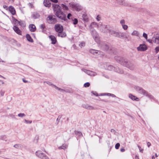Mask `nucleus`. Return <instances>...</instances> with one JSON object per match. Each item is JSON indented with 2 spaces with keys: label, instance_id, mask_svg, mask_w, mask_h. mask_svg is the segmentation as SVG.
Returning <instances> with one entry per match:
<instances>
[{
  "label": "nucleus",
  "instance_id": "0e129e2a",
  "mask_svg": "<svg viewBox=\"0 0 159 159\" xmlns=\"http://www.w3.org/2000/svg\"><path fill=\"white\" fill-rule=\"evenodd\" d=\"M147 146L148 147H149L151 146V143L150 142H148L147 143Z\"/></svg>",
  "mask_w": 159,
  "mask_h": 159
},
{
  "label": "nucleus",
  "instance_id": "a878e982",
  "mask_svg": "<svg viewBox=\"0 0 159 159\" xmlns=\"http://www.w3.org/2000/svg\"><path fill=\"white\" fill-rule=\"evenodd\" d=\"M26 38L27 39V40L30 42H33V40L32 39L31 36L29 34H27L26 35Z\"/></svg>",
  "mask_w": 159,
  "mask_h": 159
},
{
  "label": "nucleus",
  "instance_id": "9b49d317",
  "mask_svg": "<svg viewBox=\"0 0 159 159\" xmlns=\"http://www.w3.org/2000/svg\"><path fill=\"white\" fill-rule=\"evenodd\" d=\"M55 29L57 32H61L63 30V27L60 24H56L55 26Z\"/></svg>",
  "mask_w": 159,
  "mask_h": 159
},
{
  "label": "nucleus",
  "instance_id": "09e8293b",
  "mask_svg": "<svg viewBox=\"0 0 159 159\" xmlns=\"http://www.w3.org/2000/svg\"><path fill=\"white\" fill-rule=\"evenodd\" d=\"M101 19V17L99 15H98L96 17V19L98 21H99Z\"/></svg>",
  "mask_w": 159,
  "mask_h": 159
},
{
  "label": "nucleus",
  "instance_id": "39448f33",
  "mask_svg": "<svg viewBox=\"0 0 159 159\" xmlns=\"http://www.w3.org/2000/svg\"><path fill=\"white\" fill-rule=\"evenodd\" d=\"M136 89L137 91L139 93L141 94H143L144 95L150 98H152V96L149 94L148 92L143 89L142 88L138 87L136 88Z\"/></svg>",
  "mask_w": 159,
  "mask_h": 159
},
{
  "label": "nucleus",
  "instance_id": "9d476101",
  "mask_svg": "<svg viewBox=\"0 0 159 159\" xmlns=\"http://www.w3.org/2000/svg\"><path fill=\"white\" fill-rule=\"evenodd\" d=\"M47 20L49 23L54 24L57 22V20L55 18L53 17L52 16H49L48 17Z\"/></svg>",
  "mask_w": 159,
  "mask_h": 159
},
{
  "label": "nucleus",
  "instance_id": "b1692460",
  "mask_svg": "<svg viewBox=\"0 0 159 159\" xmlns=\"http://www.w3.org/2000/svg\"><path fill=\"white\" fill-rule=\"evenodd\" d=\"M13 29L18 34H20V31L19 29L16 26H14L13 27Z\"/></svg>",
  "mask_w": 159,
  "mask_h": 159
},
{
  "label": "nucleus",
  "instance_id": "3c124183",
  "mask_svg": "<svg viewBox=\"0 0 159 159\" xmlns=\"http://www.w3.org/2000/svg\"><path fill=\"white\" fill-rule=\"evenodd\" d=\"M92 93L94 95H95L96 96H98L97 93L96 92L92 91Z\"/></svg>",
  "mask_w": 159,
  "mask_h": 159
},
{
  "label": "nucleus",
  "instance_id": "5701e85b",
  "mask_svg": "<svg viewBox=\"0 0 159 159\" xmlns=\"http://www.w3.org/2000/svg\"><path fill=\"white\" fill-rule=\"evenodd\" d=\"M32 16L34 19L38 18L40 17L39 14L37 12H34L32 15Z\"/></svg>",
  "mask_w": 159,
  "mask_h": 159
},
{
  "label": "nucleus",
  "instance_id": "2f4dec72",
  "mask_svg": "<svg viewBox=\"0 0 159 159\" xmlns=\"http://www.w3.org/2000/svg\"><path fill=\"white\" fill-rule=\"evenodd\" d=\"M39 140V136H36L34 138V142L35 143H37L38 142Z\"/></svg>",
  "mask_w": 159,
  "mask_h": 159
},
{
  "label": "nucleus",
  "instance_id": "473e14b6",
  "mask_svg": "<svg viewBox=\"0 0 159 159\" xmlns=\"http://www.w3.org/2000/svg\"><path fill=\"white\" fill-rule=\"evenodd\" d=\"M19 24L21 26L24 27L25 26V22L23 21H19Z\"/></svg>",
  "mask_w": 159,
  "mask_h": 159
},
{
  "label": "nucleus",
  "instance_id": "58836bf2",
  "mask_svg": "<svg viewBox=\"0 0 159 159\" xmlns=\"http://www.w3.org/2000/svg\"><path fill=\"white\" fill-rule=\"evenodd\" d=\"M5 93V91L4 90H1L0 92V94L1 96H3Z\"/></svg>",
  "mask_w": 159,
  "mask_h": 159
},
{
  "label": "nucleus",
  "instance_id": "72a5a7b5",
  "mask_svg": "<svg viewBox=\"0 0 159 159\" xmlns=\"http://www.w3.org/2000/svg\"><path fill=\"white\" fill-rule=\"evenodd\" d=\"M13 20L15 24H19V21L17 19H16L15 18L13 17Z\"/></svg>",
  "mask_w": 159,
  "mask_h": 159
},
{
  "label": "nucleus",
  "instance_id": "6e6552de",
  "mask_svg": "<svg viewBox=\"0 0 159 159\" xmlns=\"http://www.w3.org/2000/svg\"><path fill=\"white\" fill-rule=\"evenodd\" d=\"M89 52L93 54L94 55H99L100 56L102 55H103V54L102 52L101 51H100L95 50L93 49H90L89 50Z\"/></svg>",
  "mask_w": 159,
  "mask_h": 159
},
{
  "label": "nucleus",
  "instance_id": "a211bd4d",
  "mask_svg": "<svg viewBox=\"0 0 159 159\" xmlns=\"http://www.w3.org/2000/svg\"><path fill=\"white\" fill-rule=\"evenodd\" d=\"M43 153H44L40 150L37 151L35 153V154L36 156L39 158L42 156Z\"/></svg>",
  "mask_w": 159,
  "mask_h": 159
},
{
  "label": "nucleus",
  "instance_id": "37998d69",
  "mask_svg": "<svg viewBox=\"0 0 159 159\" xmlns=\"http://www.w3.org/2000/svg\"><path fill=\"white\" fill-rule=\"evenodd\" d=\"M40 27L42 30H43L45 27L44 25L42 24L40 25Z\"/></svg>",
  "mask_w": 159,
  "mask_h": 159
},
{
  "label": "nucleus",
  "instance_id": "f704fd0d",
  "mask_svg": "<svg viewBox=\"0 0 159 159\" xmlns=\"http://www.w3.org/2000/svg\"><path fill=\"white\" fill-rule=\"evenodd\" d=\"M75 133L76 135H78V136H80L82 135V134L80 131H75Z\"/></svg>",
  "mask_w": 159,
  "mask_h": 159
},
{
  "label": "nucleus",
  "instance_id": "412c9836",
  "mask_svg": "<svg viewBox=\"0 0 159 159\" xmlns=\"http://www.w3.org/2000/svg\"><path fill=\"white\" fill-rule=\"evenodd\" d=\"M129 97L133 100H135L138 101L139 100V98L135 96L132 95V94H129Z\"/></svg>",
  "mask_w": 159,
  "mask_h": 159
},
{
  "label": "nucleus",
  "instance_id": "774afa93",
  "mask_svg": "<svg viewBox=\"0 0 159 159\" xmlns=\"http://www.w3.org/2000/svg\"><path fill=\"white\" fill-rule=\"evenodd\" d=\"M135 159H139V157L137 155L135 156Z\"/></svg>",
  "mask_w": 159,
  "mask_h": 159
},
{
  "label": "nucleus",
  "instance_id": "de8ad7c7",
  "mask_svg": "<svg viewBox=\"0 0 159 159\" xmlns=\"http://www.w3.org/2000/svg\"><path fill=\"white\" fill-rule=\"evenodd\" d=\"M25 123L27 124H28V123L31 124L32 123V121L28 120H25Z\"/></svg>",
  "mask_w": 159,
  "mask_h": 159
},
{
  "label": "nucleus",
  "instance_id": "6ab92c4d",
  "mask_svg": "<svg viewBox=\"0 0 159 159\" xmlns=\"http://www.w3.org/2000/svg\"><path fill=\"white\" fill-rule=\"evenodd\" d=\"M44 5L46 7H50L51 4L49 0H44L43 2Z\"/></svg>",
  "mask_w": 159,
  "mask_h": 159
},
{
  "label": "nucleus",
  "instance_id": "13d9d810",
  "mask_svg": "<svg viewBox=\"0 0 159 159\" xmlns=\"http://www.w3.org/2000/svg\"><path fill=\"white\" fill-rule=\"evenodd\" d=\"M53 86H54V87H55V88L56 89H58V90H62V89H60V88H58V87H57V86H55V85H53Z\"/></svg>",
  "mask_w": 159,
  "mask_h": 159
},
{
  "label": "nucleus",
  "instance_id": "7c9ffc66",
  "mask_svg": "<svg viewBox=\"0 0 159 159\" xmlns=\"http://www.w3.org/2000/svg\"><path fill=\"white\" fill-rule=\"evenodd\" d=\"M102 48L104 50H107L108 49V46L107 44H104L102 46Z\"/></svg>",
  "mask_w": 159,
  "mask_h": 159
},
{
  "label": "nucleus",
  "instance_id": "e2e57ef3",
  "mask_svg": "<svg viewBox=\"0 0 159 159\" xmlns=\"http://www.w3.org/2000/svg\"><path fill=\"white\" fill-rule=\"evenodd\" d=\"M155 50L156 51L158 52L159 51V46L158 47H157L155 48Z\"/></svg>",
  "mask_w": 159,
  "mask_h": 159
},
{
  "label": "nucleus",
  "instance_id": "a18cd8bd",
  "mask_svg": "<svg viewBox=\"0 0 159 159\" xmlns=\"http://www.w3.org/2000/svg\"><path fill=\"white\" fill-rule=\"evenodd\" d=\"M94 109V107H93L90 106H89L88 107V108L87 109H89V110H93Z\"/></svg>",
  "mask_w": 159,
  "mask_h": 159
},
{
  "label": "nucleus",
  "instance_id": "0eeeda50",
  "mask_svg": "<svg viewBox=\"0 0 159 159\" xmlns=\"http://www.w3.org/2000/svg\"><path fill=\"white\" fill-rule=\"evenodd\" d=\"M114 69V67L111 65H108L107 68V69L109 70H113ZM114 70L115 71L120 74L123 73V71L122 70H121L118 67H117L116 68H114Z\"/></svg>",
  "mask_w": 159,
  "mask_h": 159
},
{
  "label": "nucleus",
  "instance_id": "864d4df0",
  "mask_svg": "<svg viewBox=\"0 0 159 159\" xmlns=\"http://www.w3.org/2000/svg\"><path fill=\"white\" fill-rule=\"evenodd\" d=\"M110 93H102L100 95V96H108L107 94H109Z\"/></svg>",
  "mask_w": 159,
  "mask_h": 159
},
{
  "label": "nucleus",
  "instance_id": "4c0bfd02",
  "mask_svg": "<svg viewBox=\"0 0 159 159\" xmlns=\"http://www.w3.org/2000/svg\"><path fill=\"white\" fill-rule=\"evenodd\" d=\"M90 84L89 82H87L84 84V86L85 87H89L90 86Z\"/></svg>",
  "mask_w": 159,
  "mask_h": 159
},
{
  "label": "nucleus",
  "instance_id": "69168bd1",
  "mask_svg": "<svg viewBox=\"0 0 159 159\" xmlns=\"http://www.w3.org/2000/svg\"><path fill=\"white\" fill-rule=\"evenodd\" d=\"M125 150V149L124 148H122L120 149V151L122 152H124Z\"/></svg>",
  "mask_w": 159,
  "mask_h": 159
},
{
  "label": "nucleus",
  "instance_id": "1a4fd4ad",
  "mask_svg": "<svg viewBox=\"0 0 159 159\" xmlns=\"http://www.w3.org/2000/svg\"><path fill=\"white\" fill-rule=\"evenodd\" d=\"M147 47L144 44H140L137 48V50L139 51H144L147 50Z\"/></svg>",
  "mask_w": 159,
  "mask_h": 159
},
{
  "label": "nucleus",
  "instance_id": "5fc2aeb1",
  "mask_svg": "<svg viewBox=\"0 0 159 159\" xmlns=\"http://www.w3.org/2000/svg\"><path fill=\"white\" fill-rule=\"evenodd\" d=\"M89 105H83V107L84 108L86 109H87L88 108V107Z\"/></svg>",
  "mask_w": 159,
  "mask_h": 159
},
{
  "label": "nucleus",
  "instance_id": "ddd939ff",
  "mask_svg": "<svg viewBox=\"0 0 159 159\" xmlns=\"http://www.w3.org/2000/svg\"><path fill=\"white\" fill-rule=\"evenodd\" d=\"M72 8L77 11H79L82 9L81 6L77 4H72Z\"/></svg>",
  "mask_w": 159,
  "mask_h": 159
},
{
  "label": "nucleus",
  "instance_id": "7ed1b4c3",
  "mask_svg": "<svg viewBox=\"0 0 159 159\" xmlns=\"http://www.w3.org/2000/svg\"><path fill=\"white\" fill-rule=\"evenodd\" d=\"M109 33L114 36L120 39H128L129 36L125 33L117 32L115 30L109 31Z\"/></svg>",
  "mask_w": 159,
  "mask_h": 159
},
{
  "label": "nucleus",
  "instance_id": "6e6d98bb",
  "mask_svg": "<svg viewBox=\"0 0 159 159\" xmlns=\"http://www.w3.org/2000/svg\"><path fill=\"white\" fill-rule=\"evenodd\" d=\"M138 147L140 150V152H143V149H141V147L139 146H138Z\"/></svg>",
  "mask_w": 159,
  "mask_h": 159
},
{
  "label": "nucleus",
  "instance_id": "aec40b11",
  "mask_svg": "<svg viewBox=\"0 0 159 159\" xmlns=\"http://www.w3.org/2000/svg\"><path fill=\"white\" fill-rule=\"evenodd\" d=\"M9 10L12 15H14L16 14L15 10L12 6H10L9 8Z\"/></svg>",
  "mask_w": 159,
  "mask_h": 159
},
{
  "label": "nucleus",
  "instance_id": "4d7b16f0",
  "mask_svg": "<svg viewBox=\"0 0 159 159\" xmlns=\"http://www.w3.org/2000/svg\"><path fill=\"white\" fill-rule=\"evenodd\" d=\"M71 16V14H70V13H69V14H68L67 16V18L68 19H70V17Z\"/></svg>",
  "mask_w": 159,
  "mask_h": 159
},
{
  "label": "nucleus",
  "instance_id": "f03ea898",
  "mask_svg": "<svg viewBox=\"0 0 159 159\" xmlns=\"http://www.w3.org/2000/svg\"><path fill=\"white\" fill-rule=\"evenodd\" d=\"M94 27L97 28L98 29L100 30L103 33H107L108 31L107 26L103 25L102 23H99L98 24L97 23L95 22H92L90 26V30H93L94 29Z\"/></svg>",
  "mask_w": 159,
  "mask_h": 159
},
{
  "label": "nucleus",
  "instance_id": "680f3d73",
  "mask_svg": "<svg viewBox=\"0 0 159 159\" xmlns=\"http://www.w3.org/2000/svg\"><path fill=\"white\" fill-rule=\"evenodd\" d=\"M9 116L11 117L12 118H14L15 117V116L14 115L12 114H10L9 115Z\"/></svg>",
  "mask_w": 159,
  "mask_h": 159
},
{
  "label": "nucleus",
  "instance_id": "f257e3e1",
  "mask_svg": "<svg viewBox=\"0 0 159 159\" xmlns=\"http://www.w3.org/2000/svg\"><path fill=\"white\" fill-rule=\"evenodd\" d=\"M115 59L118 62L130 70H133L134 69V66L129 62L128 61L127 59L119 56H115Z\"/></svg>",
  "mask_w": 159,
  "mask_h": 159
},
{
  "label": "nucleus",
  "instance_id": "f8f14e48",
  "mask_svg": "<svg viewBox=\"0 0 159 159\" xmlns=\"http://www.w3.org/2000/svg\"><path fill=\"white\" fill-rule=\"evenodd\" d=\"M82 70L88 75L91 76H94L97 75L96 73L95 72L88 70L85 69H82Z\"/></svg>",
  "mask_w": 159,
  "mask_h": 159
},
{
  "label": "nucleus",
  "instance_id": "c756f323",
  "mask_svg": "<svg viewBox=\"0 0 159 159\" xmlns=\"http://www.w3.org/2000/svg\"><path fill=\"white\" fill-rule=\"evenodd\" d=\"M61 6L62 9L64 10H67L68 9V7L63 4H62L61 5Z\"/></svg>",
  "mask_w": 159,
  "mask_h": 159
},
{
  "label": "nucleus",
  "instance_id": "a19ab883",
  "mask_svg": "<svg viewBox=\"0 0 159 159\" xmlns=\"http://www.w3.org/2000/svg\"><path fill=\"white\" fill-rule=\"evenodd\" d=\"M120 146V144L119 143H116L115 146V148L116 149H119V147Z\"/></svg>",
  "mask_w": 159,
  "mask_h": 159
},
{
  "label": "nucleus",
  "instance_id": "338daca9",
  "mask_svg": "<svg viewBox=\"0 0 159 159\" xmlns=\"http://www.w3.org/2000/svg\"><path fill=\"white\" fill-rule=\"evenodd\" d=\"M4 83L3 81L2 80H0V85H1L2 84H3Z\"/></svg>",
  "mask_w": 159,
  "mask_h": 159
},
{
  "label": "nucleus",
  "instance_id": "052dcab7",
  "mask_svg": "<svg viewBox=\"0 0 159 159\" xmlns=\"http://www.w3.org/2000/svg\"><path fill=\"white\" fill-rule=\"evenodd\" d=\"M52 2H55L57 3L58 2V0H50Z\"/></svg>",
  "mask_w": 159,
  "mask_h": 159
},
{
  "label": "nucleus",
  "instance_id": "8fccbe9b",
  "mask_svg": "<svg viewBox=\"0 0 159 159\" xmlns=\"http://www.w3.org/2000/svg\"><path fill=\"white\" fill-rule=\"evenodd\" d=\"M143 36L147 40L148 38L147 35L146 33H144L143 34Z\"/></svg>",
  "mask_w": 159,
  "mask_h": 159
},
{
  "label": "nucleus",
  "instance_id": "bf43d9fd",
  "mask_svg": "<svg viewBox=\"0 0 159 159\" xmlns=\"http://www.w3.org/2000/svg\"><path fill=\"white\" fill-rule=\"evenodd\" d=\"M147 41L148 42H149V43H152V41H153L152 39H148V40H147Z\"/></svg>",
  "mask_w": 159,
  "mask_h": 159
},
{
  "label": "nucleus",
  "instance_id": "79ce46f5",
  "mask_svg": "<svg viewBox=\"0 0 159 159\" xmlns=\"http://www.w3.org/2000/svg\"><path fill=\"white\" fill-rule=\"evenodd\" d=\"M120 23L122 25H124L125 24V21L123 19L120 20Z\"/></svg>",
  "mask_w": 159,
  "mask_h": 159
},
{
  "label": "nucleus",
  "instance_id": "2eb2a0df",
  "mask_svg": "<svg viewBox=\"0 0 159 159\" xmlns=\"http://www.w3.org/2000/svg\"><path fill=\"white\" fill-rule=\"evenodd\" d=\"M54 12L61 9V7L57 4H53L52 5Z\"/></svg>",
  "mask_w": 159,
  "mask_h": 159
},
{
  "label": "nucleus",
  "instance_id": "20e7f679",
  "mask_svg": "<svg viewBox=\"0 0 159 159\" xmlns=\"http://www.w3.org/2000/svg\"><path fill=\"white\" fill-rule=\"evenodd\" d=\"M54 13L56 16L58 18L64 20L66 19V15L62 11L61 9L54 12Z\"/></svg>",
  "mask_w": 159,
  "mask_h": 159
},
{
  "label": "nucleus",
  "instance_id": "423d86ee",
  "mask_svg": "<svg viewBox=\"0 0 159 159\" xmlns=\"http://www.w3.org/2000/svg\"><path fill=\"white\" fill-rule=\"evenodd\" d=\"M90 30L91 34L95 41L97 42H98L99 39L98 35L96 30L95 29H93V30Z\"/></svg>",
  "mask_w": 159,
  "mask_h": 159
},
{
  "label": "nucleus",
  "instance_id": "c85d7f7f",
  "mask_svg": "<svg viewBox=\"0 0 159 159\" xmlns=\"http://www.w3.org/2000/svg\"><path fill=\"white\" fill-rule=\"evenodd\" d=\"M40 158L41 159H49V157L45 153H43Z\"/></svg>",
  "mask_w": 159,
  "mask_h": 159
},
{
  "label": "nucleus",
  "instance_id": "4468645a",
  "mask_svg": "<svg viewBox=\"0 0 159 159\" xmlns=\"http://www.w3.org/2000/svg\"><path fill=\"white\" fill-rule=\"evenodd\" d=\"M153 42L157 44H159V34H157L155 37L152 38Z\"/></svg>",
  "mask_w": 159,
  "mask_h": 159
},
{
  "label": "nucleus",
  "instance_id": "49530a36",
  "mask_svg": "<svg viewBox=\"0 0 159 159\" xmlns=\"http://www.w3.org/2000/svg\"><path fill=\"white\" fill-rule=\"evenodd\" d=\"M85 43L84 42H81L80 44H79V46L80 47H82V46H84Z\"/></svg>",
  "mask_w": 159,
  "mask_h": 159
},
{
  "label": "nucleus",
  "instance_id": "c03bdc74",
  "mask_svg": "<svg viewBox=\"0 0 159 159\" xmlns=\"http://www.w3.org/2000/svg\"><path fill=\"white\" fill-rule=\"evenodd\" d=\"M14 147L16 148H18L20 147V145L19 144H16L14 146Z\"/></svg>",
  "mask_w": 159,
  "mask_h": 159
},
{
  "label": "nucleus",
  "instance_id": "ea45409f",
  "mask_svg": "<svg viewBox=\"0 0 159 159\" xmlns=\"http://www.w3.org/2000/svg\"><path fill=\"white\" fill-rule=\"evenodd\" d=\"M122 26L124 30H126L128 29V26L125 24L122 25Z\"/></svg>",
  "mask_w": 159,
  "mask_h": 159
},
{
  "label": "nucleus",
  "instance_id": "c9c22d12",
  "mask_svg": "<svg viewBox=\"0 0 159 159\" xmlns=\"http://www.w3.org/2000/svg\"><path fill=\"white\" fill-rule=\"evenodd\" d=\"M18 116L20 117H23L25 116V115L24 113H20L18 115Z\"/></svg>",
  "mask_w": 159,
  "mask_h": 159
},
{
  "label": "nucleus",
  "instance_id": "bb28decb",
  "mask_svg": "<svg viewBox=\"0 0 159 159\" xmlns=\"http://www.w3.org/2000/svg\"><path fill=\"white\" fill-rule=\"evenodd\" d=\"M67 147V146L66 144H63L62 146L58 147V148L59 149H65Z\"/></svg>",
  "mask_w": 159,
  "mask_h": 159
},
{
  "label": "nucleus",
  "instance_id": "cd10ccee",
  "mask_svg": "<svg viewBox=\"0 0 159 159\" xmlns=\"http://www.w3.org/2000/svg\"><path fill=\"white\" fill-rule=\"evenodd\" d=\"M132 35H134L137 36H138L139 35V33L136 30H134L131 33Z\"/></svg>",
  "mask_w": 159,
  "mask_h": 159
},
{
  "label": "nucleus",
  "instance_id": "603ef678",
  "mask_svg": "<svg viewBox=\"0 0 159 159\" xmlns=\"http://www.w3.org/2000/svg\"><path fill=\"white\" fill-rule=\"evenodd\" d=\"M108 94V96H112V97H116V96L113 94H111V93H110L109 94Z\"/></svg>",
  "mask_w": 159,
  "mask_h": 159
},
{
  "label": "nucleus",
  "instance_id": "e433bc0d",
  "mask_svg": "<svg viewBox=\"0 0 159 159\" xmlns=\"http://www.w3.org/2000/svg\"><path fill=\"white\" fill-rule=\"evenodd\" d=\"M73 24L74 25H76L77 24L78 21V20L76 18H75L74 20H73Z\"/></svg>",
  "mask_w": 159,
  "mask_h": 159
},
{
  "label": "nucleus",
  "instance_id": "393cba45",
  "mask_svg": "<svg viewBox=\"0 0 159 159\" xmlns=\"http://www.w3.org/2000/svg\"><path fill=\"white\" fill-rule=\"evenodd\" d=\"M82 17L83 20L85 22H87L88 20V18L87 16V14H84L83 15Z\"/></svg>",
  "mask_w": 159,
  "mask_h": 159
},
{
  "label": "nucleus",
  "instance_id": "f3484780",
  "mask_svg": "<svg viewBox=\"0 0 159 159\" xmlns=\"http://www.w3.org/2000/svg\"><path fill=\"white\" fill-rule=\"evenodd\" d=\"M29 27L30 30L31 32H34L36 30V27L35 25L34 24H32L30 25Z\"/></svg>",
  "mask_w": 159,
  "mask_h": 159
},
{
  "label": "nucleus",
  "instance_id": "dca6fc26",
  "mask_svg": "<svg viewBox=\"0 0 159 159\" xmlns=\"http://www.w3.org/2000/svg\"><path fill=\"white\" fill-rule=\"evenodd\" d=\"M49 38L52 41V44H54L56 43L57 40L54 36L52 35H50L49 36Z\"/></svg>",
  "mask_w": 159,
  "mask_h": 159
},
{
  "label": "nucleus",
  "instance_id": "4be33fe9",
  "mask_svg": "<svg viewBox=\"0 0 159 159\" xmlns=\"http://www.w3.org/2000/svg\"><path fill=\"white\" fill-rule=\"evenodd\" d=\"M66 34L65 32L62 31L61 32H59L58 33L57 36L58 37H61L62 38L66 36Z\"/></svg>",
  "mask_w": 159,
  "mask_h": 159
}]
</instances>
